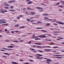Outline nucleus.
<instances>
[{"label": "nucleus", "mask_w": 64, "mask_h": 64, "mask_svg": "<svg viewBox=\"0 0 64 64\" xmlns=\"http://www.w3.org/2000/svg\"><path fill=\"white\" fill-rule=\"evenodd\" d=\"M12 63L13 64H18V63H17L14 62H12Z\"/></svg>", "instance_id": "obj_16"}, {"label": "nucleus", "mask_w": 64, "mask_h": 64, "mask_svg": "<svg viewBox=\"0 0 64 64\" xmlns=\"http://www.w3.org/2000/svg\"><path fill=\"white\" fill-rule=\"evenodd\" d=\"M5 41L6 42H9V40H5Z\"/></svg>", "instance_id": "obj_52"}, {"label": "nucleus", "mask_w": 64, "mask_h": 64, "mask_svg": "<svg viewBox=\"0 0 64 64\" xmlns=\"http://www.w3.org/2000/svg\"><path fill=\"white\" fill-rule=\"evenodd\" d=\"M38 52H43V51H41L40 50H38L37 51Z\"/></svg>", "instance_id": "obj_30"}, {"label": "nucleus", "mask_w": 64, "mask_h": 64, "mask_svg": "<svg viewBox=\"0 0 64 64\" xmlns=\"http://www.w3.org/2000/svg\"><path fill=\"white\" fill-rule=\"evenodd\" d=\"M7 31L8 30L6 29L4 30V31H5V32Z\"/></svg>", "instance_id": "obj_64"}, {"label": "nucleus", "mask_w": 64, "mask_h": 64, "mask_svg": "<svg viewBox=\"0 0 64 64\" xmlns=\"http://www.w3.org/2000/svg\"><path fill=\"white\" fill-rule=\"evenodd\" d=\"M46 41H51V40H45Z\"/></svg>", "instance_id": "obj_41"}, {"label": "nucleus", "mask_w": 64, "mask_h": 64, "mask_svg": "<svg viewBox=\"0 0 64 64\" xmlns=\"http://www.w3.org/2000/svg\"><path fill=\"white\" fill-rule=\"evenodd\" d=\"M31 14L32 15H34L35 14V12H31Z\"/></svg>", "instance_id": "obj_17"}, {"label": "nucleus", "mask_w": 64, "mask_h": 64, "mask_svg": "<svg viewBox=\"0 0 64 64\" xmlns=\"http://www.w3.org/2000/svg\"><path fill=\"white\" fill-rule=\"evenodd\" d=\"M7 47L8 48H14V46H7Z\"/></svg>", "instance_id": "obj_13"}, {"label": "nucleus", "mask_w": 64, "mask_h": 64, "mask_svg": "<svg viewBox=\"0 0 64 64\" xmlns=\"http://www.w3.org/2000/svg\"><path fill=\"white\" fill-rule=\"evenodd\" d=\"M42 15L44 16H48V15H49V14H42Z\"/></svg>", "instance_id": "obj_14"}, {"label": "nucleus", "mask_w": 64, "mask_h": 64, "mask_svg": "<svg viewBox=\"0 0 64 64\" xmlns=\"http://www.w3.org/2000/svg\"><path fill=\"white\" fill-rule=\"evenodd\" d=\"M14 26H15V27H19V25L18 24H16Z\"/></svg>", "instance_id": "obj_26"}, {"label": "nucleus", "mask_w": 64, "mask_h": 64, "mask_svg": "<svg viewBox=\"0 0 64 64\" xmlns=\"http://www.w3.org/2000/svg\"><path fill=\"white\" fill-rule=\"evenodd\" d=\"M38 37H42V38H46V36H45V35H42V36H38Z\"/></svg>", "instance_id": "obj_3"}, {"label": "nucleus", "mask_w": 64, "mask_h": 64, "mask_svg": "<svg viewBox=\"0 0 64 64\" xmlns=\"http://www.w3.org/2000/svg\"><path fill=\"white\" fill-rule=\"evenodd\" d=\"M54 35H57V34H53Z\"/></svg>", "instance_id": "obj_62"}, {"label": "nucleus", "mask_w": 64, "mask_h": 64, "mask_svg": "<svg viewBox=\"0 0 64 64\" xmlns=\"http://www.w3.org/2000/svg\"><path fill=\"white\" fill-rule=\"evenodd\" d=\"M6 20H5V19H0V24H2L3 23H6V22L5 21H6Z\"/></svg>", "instance_id": "obj_1"}, {"label": "nucleus", "mask_w": 64, "mask_h": 64, "mask_svg": "<svg viewBox=\"0 0 64 64\" xmlns=\"http://www.w3.org/2000/svg\"><path fill=\"white\" fill-rule=\"evenodd\" d=\"M54 25H55V26H57L58 25L57 24H56V23H54L53 24Z\"/></svg>", "instance_id": "obj_44"}, {"label": "nucleus", "mask_w": 64, "mask_h": 64, "mask_svg": "<svg viewBox=\"0 0 64 64\" xmlns=\"http://www.w3.org/2000/svg\"><path fill=\"white\" fill-rule=\"evenodd\" d=\"M36 56H43V55L39 54H36Z\"/></svg>", "instance_id": "obj_18"}, {"label": "nucleus", "mask_w": 64, "mask_h": 64, "mask_svg": "<svg viewBox=\"0 0 64 64\" xmlns=\"http://www.w3.org/2000/svg\"><path fill=\"white\" fill-rule=\"evenodd\" d=\"M8 2L9 3H12L11 1Z\"/></svg>", "instance_id": "obj_60"}, {"label": "nucleus", "mask_w": 64, "mask_h": 64, "mask_svg": "<svg viewBox=\"0 0 64 64\" xmlns=\"http://www.w3.org/2000/svg\"><path fill=\"white\" fill-rule=\"evenodd\" d=\"M24 64H29V63L28 62H26V63H24Z\"/></svg>", "instance_id": "obj_51"}, {"label": "nucleus", "mask_w": 64, "mask_h": 64, "mask_svg": "<svg viewBox=\"0 0 64 64\" xmlns=\"http://www.w3.org/2000/svg\"><path fill=\"white\" fill-rule=\"evenodd\" d=\"M13 8H14V6H11L10 7V9H13Z\"/></svg>", "instance_id": "obj_19"}, {"label": "nucleus", "mask_w": 64, "mask_h": 64, "mask_svg": "<svg viewBox=\"0 0 64 64\" xmlns=\"http://www.w3.org/2000/svg\"><path fill=\"white\" fill-rule=\"evenodd\" d=\"M35 44H38V45H41V43H38L36 42L35 43Z\"/></svg>", "instance_id": "obj_15"}, {"label": "nucleus", "mask_w": 64, "mask_h": 64, "mask_svg": "<svg viewBox=\"0 0 64 64\" xmlns=\"http://www.w3.org/2000/svg\"><path fill=\"white\" fill-rule=\"evenodd\" d=\"M45 47H51V46H42V47L41 46H36V47H37V48H44Z\"/></svg>", "instance_id": "obj_2"}, {"label": "nucleus", "mask_w": 64, "mask_h": 64, "mask_svg": "<svg viewBox=\"0 0 64 64\" xmlns=\"http://www.w3.org/2000/svg\"><path fill=\"white\" fill-rule=\"evenodd\" d=\"M3 54H5L6 55H9V54H8L7 53H4Z\"/></svg>", "instance_id": "obj_28"}, {"label": "nucleus", "mask_w": 64, "mask_h": 64, "mask_svg": "<svg viewBox=\"0 0 64 64\" xmlns=\"http://www.w3.org/2000/svg\"><path fill=\"white\" fill-rule=\"evenodd\" d=\"M60 3H57L56 5H54V6H56V5H59Z\"/></svg>", "instance_id": "obj_33"}, {"label": "nucleus", "mask_w": 64, "mask_h": 64, "mask_svg": "<svg viewBox=\"0 0 64 64\" xmlns=\"http://www.w3.org/2000/svg\"><path fill=\"white\" fill-rule=\"evenodd\" d=\"M20 41L21 42H23L24 41V40H20Z\"/></svg>", "instance_id": "obj_53"}, {"label": "nucleus", "mask_w": 64, "mask_h": 64, "mask_svg": "<svg viewBox=\"0 0 64 64\" xmlns=\"http://www.w3.org/2000/svg\"><path fill=\"white\" fill-rule=\"evenodd\" d=\"M53 32L54 33H60V32Z\"/></svg>", "instance_id": "obj_38"}, {"label": "nucleus", "mask_w": 64, "mask_h": 64, "mask_svg": "<svg viewBox=\"0 0 64 64\" xmlns=\"http://www.w3.org/2000/svg\"><path fill=\"white\" fill-rule=\"evenodd\" d=\"M32 3H33V2L31 1L28 2V3L29 4H31Z\"/></svg>", "instance_id": "obj_21"}, {"label": "nucleus", "mask_w": 64, "mask_h": 64, "mask_svg": "<svg viewBox=\"0 0 64 64\" xmlns=\"http://www.w3.org/2000/svg\"><path fill=\"white\" fill-rule=\"evenodd\" d=\"M31 50H32V51H33V50H35V49L32 48V49Z\"/></svg>", "instance_id": "obj_63"}, {"label": "nucleus", "mask_w": 64, "mask_h": 64, "mask_svg": "<svg viewBox=\"0 0 64 64\" xmlns=\"http://www.w3.org/2000/svg\"><path fill=\"white\" fill-rule=\"evenodd\" d=\"M44 50L46 51H50V49H45Z\"/></svg>", "instance_id": "obj_43"}, {"label": "nucleus", "mask_w": 64, "mask_h": 64, "mask_svg": "<svg viewBox=\"0 0 64 64\" xmlns=\"http://www.w3.org/2000/svg\"><path fill=\"white\" fill-rule=\"evenodd\" d=\"M36 29H43V28H36Z\"/></svg>", "instance_id": "obj_40"}, {"label": "nucleus", "mask_w": 64, "mask_h": 64, "mask_svg": "<svg viewBox=\"0 0 64 64\" xmlns=\"http://www.w3.org/2000/svg\"><path fill=\"white\" fill-rule=\"evenodd\" d=\"M28 21H30V20L29 18L26 19Z\"/></svg>", "instance_id": "obj_36"}, {"label": "nucleus", "mask_w": 64, "mask_h": 64, "mask_svg": "<svg viewBox=\"0 0 64 64\" xmlns=\"http://www.w3.org/2000/svg\"><path fill=\"white\" fill-rule=\"evenodd\" d=\"M2 25H7L8 26H9V24H2Z\"/></svg>", "instance_id": "obj_35"}, {"label": "nucleus", "mask_w": 64, "mask_h": 64, "mask_svg": "<svg viewBox=\"0 0 64 64\" xmlns=\"http://www.w3.org/2000/svg\"><path fill=\"white\" fill-rule=\"evenodd\" d=\"M0 51H4V50H0Z\"/></svg>", "instance_id": "obj_61"}, {"label": "nucleus", "mask_w": 64, "mask_h": 64, "mask_svg": "<svg viewBox=\"0 0 64 64\" xmlns=\"http://www.w3.org/2000/svg\"><path fill=\"white\" fill-rule=\"evenodd\" d=\"M26 14H28V12H26Z\"/></svg>", "instance_id": "obj_56"}, {"label": "nucleus", "mask_w": 64, "mask_h": 64, "mask_svg": "<svg viewBox=\"0 0 64 64\" xmlns=\"http://www.w3.org/2000/svg\"><path fill=\"white\" fill-rule=\"evenodd\" d=\"M48 20V21H52V19H48V20Z\"/></svg>", "instance_id": "obj_48"}, {"label": "nucleus", "mask_w": 64, "mask_h": 64, "mask_svg": "<svg viewBox=\"0 0 64 64\" xmlns=\"http://www.w3.org/2000/svg\"><path fill=\"white\" fill-rule=\"evenodd\" d=\"M56 23H59V24H62V25L64 24V23L62 22H59L56 21Z\"/></svg>", "instance_id": "obj_8"}, {"label": "nucleus", "mask_w": 64, "mask_h": 64, "mask_svg": "<svg viewBox=\"0 0 64 64\" xmlns=\"http://www.w3.org/2000/svg\"><path fill=\"white\" fill-rule=\"evenodd\" d=\"M14 32H16V33H18L19 32V31H18V30H16V31H14Z\"/></svg>", "instance_id": "obj_46"}, {"label": "nucleus", "mask_w": 64, "mask_h": 64, "mask_svg": "<svg viewBox=\"0 0 64 64\" xmlns=\"http://www.w3.org/2000/svg\"><path fill=\"white\" fill-rule=\"evenodd\" d=\"M25 26H22L21 27H20V28H25Z\"/></svg>", "instance_id": "obj_45"}, {"label": "nucleus", "mask_w": 64, "mask_h": 64, "mask_svg": "<svg viewBox=\"0 0 64 64\" xmlns=\"http://www.w3.org/2000/svg\"><path fill=\"white\" fill-rule=\"evenodd\" d=\"M36 57L38 58H36V59H40V60H41V59H43V57H40L39 56H37Z\"/></svg>", "instance_id": "obj_6"}, {"label": "nucleus", "mask_w": 64, "mask_h": 64, "mask_svg": "<svg viewBox=\"0 0 64 64\" xmlns=\"http://www.w3.org/2000/svg\"><path fill=\"white\" fill-rule=\"evenodd\" d=\"M23 17V16L22 15H20L19 16H17L16 18L17 19H20V18H22Z\"/></svg>", "instance_id": "obj_5"}, {"label": "nucleus", "mask_w": 64, "mask_h": 64, "mask_svg": "<svg viewBox=\"0 0 64 64\" xmlns=\"http://www.w3.org/2000/svg\"><path fill=\"white\" fill-rule=\"evenodd\" d=\"M58 46H54L52 48H58Z\"/></svg>", "instance_id": "obj_37"}, {"label": "nucleus", "mask_w": 64, "mask_h": 64, "mask_svg": "<svg viewBox=\"0 0 64 64\" xmlns=\"http://www.w3.org/2000/svg\"><path fill=\"white\" fill-rule=\"evenodd\" d=\"M12 41L13 42H19V41L17 40H13Z\"/></svg>", "instance_id": "obj_29"}, {"label": "nucleus", "mask_w": 64, "mask_h": 64, "mask_svg": "<svg viewBox=\"0 0 64 64\" xmlns=\"http://www.w3.org/2000/svg\"><path fill=\"white\" fill-rule=\"evenodd\" d=\"M3 57H4V58H7V57H6V56H3Z\"/></svg>", "instance_id": "obj_58"}, {"label": "nucleus", "mask_w": 64, "mask_h": 64, "mask_svg": "<svg viewBox=\"0 0 64 64\" xmlns=\"http://www.w3.org/2000/svg\"><path fill=\"white\" fill-rule=\"evenodd\" d=\"M54 56H64V55H54Z\"/></svg>", "instance_id": "obj_10"}, {"label": "nucleus", "mask_w": 64, "mask_h": 64, "mask_svg": "<svg viewBox=\"0 0 64 64\" xmlns=\"http://www.w3.org/2000/svg\"><path fill=\"white\" fill-rule=\"evenodd\" d=\"M29 61H30V62H33V60H29Z\"/></svg>", "instance_id": "obj_32"}, {"label": "nucleus", "mask_w": 64, "mask_h": 64, "mask_svg": "<svg viewBox=\"0 0 64 64\" xmlns=\"http://www.w3.org/2000/svg\"><path fill=\"white\" fill-rule=\"evenodd\" d=\"M26 10V8H24L23 9V10H24V11H25Z\"/></svg>", "instance_id": "obj_57"}, {"label": "nucleus", "mask_w": 64, "mask_h": 64, "mask_svg": "<svg viewBox=\"0 0 64 64\" xmlns=\"http://www.w3.org/2000/svg\"><path fill=\"white\" fill-rule=\"evenodd\" d=\"M56 58L62 59V58L60 57H56Z\"/></svg>", "instance_id": "obj_25"}, {"label": "nucleus", "mask_w": 64, "mask_h": 64, "mask_svg": "<svg viewBox=\"0 0 64 64\" xmlns=\"http://www.w3.org/2000/svg\"><path fill=\"white\" fill-rule=\"evenodd\" d=\"M58 7H60V8H63V6H58Z\"/></svg>", "instance_id": "obj_24"}, {"label": "nucleus", "mask_w": 64, "mask_h": 64, "mask_svg": "<svg viewBox=\"0 0 64 64\" xmlns=\"http://www.w3.org/2000/svg\"><path fill=\"white\" fill-rule=\"evenodd\" d=\"M4 8H5V9H9V8L8 7H6V6H5L4 7Z\"/></svg>", "instance_id": "obj_27"}, {"label": "nucleus", "mask_w": 64, "mask_h": 64, "mask_svg": "<svg viewBox=\"0 0 64 64\" xmlns=\"http://www.w3.org/2000/svg\"><path fill=\"white\" fill-rule=\"evenodd\" d=\"M44 19H48V18L47 17H44Z\"/></svg>", "instance_id": "obj_34"}, {"label": "nucleus", "mask_w": 64, "mask_h": 64, "mask_svg": "<svg viewBox=\"0 0 64 64\" xmlns=\"http://www.w3.org/2000/svg\"><path fill=\"white\" fill-rule=\"evenodd\" d=\"M20 61H22V62H23V60H20Z\"/></svg>", "instance_id": "obj_54"}, {"label": "nucleus", "mask_w": 64, "mask_h": 64, "mask_svg": "<svg viewBox=\"0 0 64 64\" xmlns=\"http://www.w3.org/2000/svg\"><path fill=\"white\" fill-rule=\"evenodd\" d=\"M46 26H50V23H47L46 24Z\"/></svg>", "instance_id": "obj_31"}, {"label": "nucleus", "mask_w": 64, "mask_h": 64, "mask_svg": "<svg viewBox=\"0 0 64 64\" xmlns=\"http://www.w3.org/2000/svg\"><path fill=\"white\" fill-rule=\"evenodd\" d=\"M26 9L27 10H32V9H31V8H27Z\"/></svg>", "instance_id": "obj_23"}, {"label": "nucleus", "mask_w": 64, "mask_h": 64, "mask_svg": "<svg viewBox=\"0 0 64 64\" xmlns=\"http://www.w3.org/2000/svg\"><path fill=\"white\" fill-rule=\"evenodd\" d=\"M14 32L13 31H12L11 32L12 33H14V32Z\"/></svg>", "instance_id": "obj_59"}, {"label": "nucleus", "mask_w": 64, "mask_h": 64, "mask_svg": "<svg viewBox=\"0 0 64 64\" xmlns=\"http://www.w3.org/2000/svg\"><path fill=\"white\" fill-rule=\"evenodd\" d=\"M32 37H33V38H32V39H34V38H38V37H37L34 36H32Z\"/></svg>", "instance_id": "obj_12"}, {"label": "nucleus", "mask_w": 64, "mask_h": 64, "mask_svg": "<svg viewBox=\"0 0 64 64\" xmlns=\"http://www.w3.org/2000/svg\"><path fill=\"white\" fill-rule=\"evenodd\" d=\"M32 24L33 25H35V24H37V23H34L33 22H32Z\"/></svg>", "instance_id": "obj_39"}, {"label": "nucleus", "mask_w": 64, "mask_h": 64, "mask_svg": "<svg viewBox=\"0 0 64 64\" xmlns=\"http://www.w3.org/2000/svg\"><path fill=\"white\" fill-rule=\"evenodd\" d=\"M0 12L1 13H2L4 14L5 13V12L4 11V10L3 9H1L0 10Z\"/></svg>", "instance_id": "obj_4"}, {"label": "nucleus", "mask_w": 64, "mask_h": 64, "mask_svg": "<svg viewBox=\"0 0 64 64\" xmlns=\"http://www.w3.org/2000/svg\"><path fill=\"white\" fill-rule=\"evenodd\" d=\"M46 61H51V59H47V60Z\"/></svg>", "instance_id": "obj_20"}, {"label": "nucleus", "mask_w": 64, "mask_h": 64, "mask_svg": "<svg viewBox=\"0 0 64 64\" xmlns=\"http://www.w3.org/2000/svg\"><path fill=\"white\" fill-rule=\"evenodd\" d=\"M36 8L37 9H40V10H42V9H43V8H41V7H36Z\"/></svg>", "instance_id": "obj_11"}, {"label": "nucleus", "mask_w": 64, "mask_h": 64, "mask_svg": "<svg viewBox=\"0 0 64 64\" xmlns=\"http://www.w3.org/2000/svg\"><path fill=\"white\" fill-rule=\"evenodd\" d=\"M32 42V41H30L28 43V44H29L30 43H31V42Z\"/></svg>", "instance_id": "obj_55"}, {"label": "nucleus", "mask_w": 64, "mask_h": 64, "mask_svg": "<svg viewBox=\"0 0 64 64\" xmlns=\"http://www.w3.org/2000/svg\"><path fill=\"white\" fill-rule=\"evenodd\" d=\"M58 38L60 39H63V38H62L58 37Z\"/></svg>", "instance_id": "obj_47"}, {"label": "nucleus", "mask_w": 64, "mask_h": 64, "mask_svg": "<svg viewBox=\"0 0 64 64\" xmlns=\"http://www.w3.org/2000/svg\"><path fill=\"white\" fill-rule=\"evenodd\" d=\"M61 2H63V3H62V4H64V1H61Z\"/></svg>", "instance_id": "obj_50"}, {"label": "nucleus", "mask_w": 64, "mask_h": 64, "mask_svg": "<svg viewBox=\"0 0 64 64\" xmlns=\"http://www.w3.org/2000/svg\"><path fill=\"white\" fill-rule=\"evenodd\" d=\"M4 12H7V10H4Z\"/></svg>", "instance_id": "obj_49"}, {"label": "nucleus", "mask_w": 64, "mask_h": 64, "mask_svg": "<svg viewBox=\"0 0 64 64\" xmlns=\"http://www.w3.org/2000/svg\"><path fill=\"white\" fill-rule=\"evenodd\" d=\"M4 4L5 6H10V5L6 3L5 2H4Z\"/></svg>", "instance_id": "obj_7"}, {"label": "nucleus", "mask_w": 64, "mask_h": 64, "mask_svg": "<svg viewBox=\"0 0 64 64\" xmlns=\"http://www.w3.org/2000/svg\"><path fill=\"white\" fill-rule=\"evenodd\" d=\"M15 2V0L11 1V2L12 3H14V2Z\"/></svg>", "instance_id": "obj_42"}, {"label": "nucleus", "mask_w": 64, "mask_h": 64, "mask_svg": "<svg viewBox=\"0 0 64 64\" xmlns=\"http://www.w3.org/2000/svg\"><path fill=\"white\" fill-rule=\"evenodd\" d=\"M2 49H4L5 50H13V49H11V48H10V49H9L8 50V49H7V48H2Z\"/></svg>", "instance_id": "obj_9"}, {"label": "nucleus", "mask_w": 64, "mask_h": 64, "mask_svg": "<svg viewBox=\"0 0 64 64\" xmlns=\"http://www.w3.org/2000/svg\"><path fill=\"white\" fill-rule=\"evenodd\" d=\"M41 31H42L44 32H47V31H46V30H40Z\"/></svg>", "instance_id": "obj_22"}]
</instances>
